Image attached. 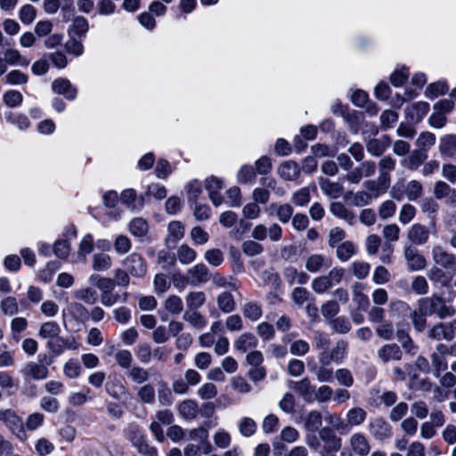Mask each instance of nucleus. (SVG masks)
<instances>
[{
    "mask_svg": "<svg viewBox=\"0 0 456 456\" xmlns=\"http://www.w3.org/2000/svg\"><path fill=\"white\" fill-rule=\"evenodd\" d=\"M419 306L428 313L429 315L437 314L440 319L452 317L455 314V308L452 305H447L443 297L433 295L429 297L420 298L418 301Z\"/></svg>",
    "mask_w": 456,
    "mask_h": 456,
    "instance_id": "nucleus-1",
    "label": "nucleus"
},
{
    "mask_svg": "<svg viewBox=\"0 0 456 456\" xmlns=\"http://www.w3.org/2000/svg\"><path fill=\"white\" fill-rule=\"evenodd\" d=\"M39 359L41 362H45L46 365L30 361L21 368L20 373L25 381L44 380L48 377L49 370L47 365H50L53 360L45 354L44 356L39 355Z\"/></svg>",
    "mask_w": 456,
    "mask_h": 456,
    "instance_id": "nucleus-2",
    "label": "nucleus"
},
{
    "mask_svg": "<svg viewBox=\"0 0 456 456\" xmlns=\"http://www.w3.org/2000/svg\"><path fill=\"white\" fill-rule=\"evenodd\" d=\"M0 421H2L20 441H26L28 439L23 420L13 410H0Z\"/></svg>",
    "mask_w": 456,
    "mask_h": 456,
    "instance_id": "nucleus-3",
    "label": "nucleus"
},
{
    "mask_svg": "<svg viewBox=\"0 0 456 456\" xmlns=\"http://www.w3.org/2000/svg\"><path fill=\"white\" fill-rule=\"evenodd\" d=\"M179 278L189 285L199 286L211 280V272L205 264L199 263L189 268L184 277L179 275Z\"/></svg>",
    "mask_w": 456,
    "mask_h": 456,
    "instance_id": "nucleus-4",
    "label": "nucleus"
},
{
    "mask_svg": "<svg viewBox=\"0 0 456 456\" xmlns=\"http://www.w3.org/2000/svg\"><path fill=\"white\" fill-rule=\"evenodd\" d=\"M428 337L434 340L452 341L456 338V319L447 322H437L428 331Z\"/></svg>",
    "mask_w": 456,
    "mask_h": 456,
    "instance_id": "nucleus-5",
    "label": "nucleus"
},
{
    "mask_svg": "<svg viewBox=\"0 0 456 456\" xmlns=\"http://www.w3.org/2000/svg\"><path fill=\"white\" fill-rule=\"evenodd\" d=\"M348 343L343 339L337 341L332 349L328 351H322L318 354L319 362L330 363L334 362L338 364L342 363L347 354Z\"/></svg>",
    "mask_w": 456,
    "mask_h": 456,
    "instance_id": "nucleus-6",
    "label": "nucleus"
},
{
    "mask_svg": "<svg viewBox=\"0 0 456 456\" xmlns=\"http://www.w3.org/2000/svg\"><path fill=\"white\" fill-rule=\"evenodd\" d=\"M126 270L134 278H142L147 273V265L138 253H132L123 260Z\"/></svg>",
    "mask_w": 456,
    "mask_h": 456,
    "instance_id": "nucleus-7",
    "label": "nucleus"
},
{
    "mask_svg": "<svg viewBox=\"0 0 456 456\" xmlns=\"http://www.w3.org/2000/svg\"><path fill=\"white\" fill-rule=\"evenodd\" d=\"M403 257L410 271H420L426 267V258L412 245L403 247Z\"/></svg>",
    "mask_w": 456,
    "mask_h": 456,
    "instance_id": "nucleus-8",
    "label": "nucleus"
},
{
    "mask_svg": "<svg viewBox=\"0 0 456 456\" xmlns=\"http://www.w3.org/2000/svg\"><path fill=\"white\" fill-rule=\"evenodd\" d=\"M78 343L73 337L63 338L60 334L54 339L48 340L46 346L55 355L61 354L65 349L77 350Z\"/></svg>",
    "mask_w": 456,
    "mask_h": 456,
    "instance_id": "nucleus-9",
    "label": "nucleus"
},
{
    "mask_svg": "<svg viewBox=\"0 0 456 456\" xmlns=\"http://www.w3.org/2000/svg\"><path fill=\"white\" fill-rule=\"evenodd\" d=\"M432 256L436 265L452 273H456V257L447 252L444 248L441 246L434 247L432 249Z\"/></svg>",
    "mask_w": 456,
    "mask_h": 456,
    "instance_id": "nucleus-10",
    "label": "nucleus"
},
{
    "mask_svg": "<svg viewBox=\"0 0 456 456\" xmlns=\"http://www.w3.org/2000/svg\"><path fill=\"white\" fill-rule=\"evenodd\" d=\"M368 430L379 441H384L391 436V427L382 418L371 419L368 424Z\"/></svg>",
    "mask_w": 456,
    "mask_h": 456,
    "instance_id": "nucleus-11",
    "label": "nucleus"
},
{
    "mask_svg": "<svg viewBox=\"0 0 456 456\" xmlns=\"http://www.w3.org/2000/svg\"><path fill=\"white\" fill-rule=\"evenodd\" d=\"M349 445L353 453L357 456H367L371 450L368 438L362 433H354L349 438Z\"/></svg>",
    "mask_w": 456,
    "mask_h": 456,
    "instance_id": "nucleus-12",
    "label": "nucleus"
},
{
    "mask_svg": "<svg viewBox=\"0 0 456 456\" xmlns=\"http://www.w3.org/2000/svg\"><path fill=\"white\" fill-rule=\"evenodd\" d=\"M407 239L410 245H424L429 239V230L421 224H414L407 232Z\"/></svg>",
    "mask_w": 456,
    "mask_h": 456,
    "instance_id": "nucleus-13",
    "label": "nucleus"
},
{
    "mask_svg": "<svg viewBox=\"0 0 456 456\" xmlns=\"http://www.w3.org/2000/svg\"><path fill=\"white\" fill-rule=\"evenodd\" d=\"M379 182L384 184H390V173L395 169L396 160L390 155L382 157L378 164Z\"/></svg>",
    "mask_w": 456,
    "mask_h": 456,
    "instance_id": "nucleus-14",
    "label": "nucleus"
},
{
    "mask_svg": "<svg viewBox=\"0 0 456 456\" xmlns=\"http://www.w3.org/2000/svg\"><path fill=\"white\" fill-rule=\"evenodd\" d=\"M377 356L383 363L400 361L403 357V352L400 346L395 343L386 344L377 352Z\"/></svg>",
    "mask_w": 456,
    "mask_h": 456,
    "instance_id": "nucleus-15",
    "label": "nucleus"
},
{
    "mask_svg": "<svg viewBox=\"0 0 456 456\" xmlns=\"http://www.w3.org/2000/svg\"><path fill=\"white\" fill-rule=\"evenodd\" d=\"M391 145V139L388 135H382L380 138H372L365 142L366 150L373 157H380Z\"/></svg>",
    "mask_w": 456,
    "mask_h": 456,
    "instance_id": "nucleus-16",
    "label": "nucleus"
},
{
    "mask_svg": "<svg viewBox=\"0 0 456 456\" xmlns=\"http://www.w3.org/2000/svg\"><path fill=\"white\" fill-rule=\"evenodd\" d=\"M51 87L53 93L62 94L67 100L71 101L77 97V88L67 78L60 77L53 80Z\"/></svg>",
    "mask_w": 456,
    "mask_h": 456,
    "instance_id": "nucleus-17",
    "label": "nucleus"
},
{
    "mask_svg": "<svg viewBox=\"0 0 456 456\" xmlns=\"http://www.w3.org/2000/svg\"><path fill=\"white\" fill-rule=\"evenodd\" d=\"M429 104L426 102H415L405 109V117L411 123H419L428 114Z\"/></svg>",
    "mask_w": 456,
    "mask_h": 456,
    "instance_id": "nucleus-18",
    "label": "nucleus"
},
{
    "mask_svg": "<svg viewBox=\"0 0 456 456\" xmlns=\"http://www.w3.org/2000/svg\"><path fill=\"white\" fill-rule=\"evenodd\" d=\"M330 213L339 218L344 220L349 225H354L356 223V216L349 210L342 202L334 201L330 205Z\"/></svg>",
    "mask_w": 456,
    "mask_h": 456,
    "instance_id": "nucleus-19",
    "label": "nucleus"
},
{
    "mask_svg": "<svg viewBox=\"0 0 456 456\" xmlns=\"http://www.w3.org/2000/svg\"><path fill=\"white\" fill-rule=\"evenodd\" d=\"M257 345L258 339L254 334L250 332H245L241 334L234 340L233 343L234 348L243 354L248 350L256 348Z\"/></svg>",
    "mask_w": 456,
    "mask_h": 456,
    "instance_id": "nucleus-20",
    "label": "nucleus"
},
{
    "mask_svg": "<svg viewBox=\"0 0 456 456\" xmlns=\"http://www.w3.org/2000/svg\"><path fill=\"white\" fill-rule=\"evenodd\" d=\"M319 184L322 192L331 199H338L344 192V186L339 182H331L321 177Z\"/></svg>",
    "mask_w": 456,
    "mask_h": 456,
    "instance_id": "nucleus-21",
    "label": "nucleus"
},
{
    "mask_svg": "<svg viewBox=\"0 0 456 456\" xmlns=\"http://www.w3.org/2000/svg\"><path fill=\"white\" fill-rule=\"evenodd\" d=\"M120 200L132 210H140L144 205L143 196L137 197L134 189H126L121 192Z\"/></svg>",
    "mask_w": 456,
    "mask_h": 456,
    "instance_id": "nucleus-22",
    "label": "nucleus"
},
{
    "mask_svg": "<svg viewBox=\"0 0 456 456\" xmlns=\"http://www.w3.org/2000/svg\"><path fill=\"white\" fill-rule=\"evenodd\" d=\"M303 426L306 432H317L322 426V415L321 411L313 410L302 418Z\"/></svg>",
    "mask_w": 456,
    "mask_h": 456,
    "instance_id": "nucleus-23",
    "label": "nucleus"
},
{
    "mask_svg": "<svg viewBox=\"0 0 456 456\" xmlns=\"http://www.w3.org/2000/svg\"><path fill=\"white\" fill-rule=\"evenodd\" d=\"M292 389L298 393L305 402H314V387L311 385L309 379L304 378L292 382Z\"/></svg>",
    "mask_w": 456,
    "mask_h": 456,
    "instance_id": "nucleus-24",
    "label": "nucleus"
},
{
    "mask_svg": "<svg viewBox=\"0 0 456 456\" xmlns=\"http://www.w3.org/2000/svg\"><path fill=\"white\" fill-rule=\"evenodd\" d=\"M278 173L282 179L294 181L300 175V167L296 162L289 160L281 164Z\"/></svg>",
    "mask_w": 456,
    "mask_h": 456,
    "instance_id": "nucleus-25",
    "label": "nucleus"
},
{
    "mask_svg": "<svg viewBox=\"0 0 456 456\" xmlns=\"http://www.w3.org/2000/svg\"><path fill=\"white\" fill-rule=\"evenodd\" d=\"M439 152L448 158L456 156V134H446L440 138Z\"/></svg>",
    "mask_w": 456,
    "mask_h": 456,
    "instance_id": "nucleus-26",
    "label": "nucleus"
},
{
    "mask_svg": "<svg viewBox=\"0 0 456 456\" xmlns=\"http://www.w3.org/2000/svg\"><path fill=\"white\" fill-rule=\"evenodd\" d=\"M200 409L198 403L191 399L183 400L178 405V412L180 416L186 420L195 419Z\"/></svg>",
    "mask_w": 456,
    "mask_h": 456,
    "instance_id": "nucleus-27",
    "label": "nucleus"
},
{
    "mask_svg": "<svg viewBox=\"0 0 456 456\" xmlns=\"http://www.w3.org/2000/svg\"><path fill=\"white\" fill-rule=\"evenodd\" d=\"M427 159V151L423 149H417L411 151L408 158L403 160V164L410 170H416Z\"/></svg>",
    "mask_w": 456,
    "mask_h": 456,
    "instance_id": "nucleus-28",
    "label": "nucleus"
},
{
    "mask_svg": "<svg viewBox=\"0 0 456 456\" xmlns=\"http://www.w3.org/2000/svg\"><path fill=\"white\" fill-rule=\"evenodd\" d=\"M320 365H314L310 367V370L316 376L319 382H332L334 379V371L332 368H330V363L319 362Z\"/></svg>",
    "mask_w": 456,
    "mask_h": 456,
    "instance_id": "nucleus-29",
    "label": "nucleus"
},
{
    "mask_svg": "<svg viewBox=\"0 0 456 456\" xmlns=\"http://www.w3.org/2000/svg\"><path fill=\"white\" fill-rule=\"evenodd\" d=\"M346 422L348 424V431L354 426L362 424L367 417V412L361 407H354L347 411Z\"/></svg>",
    "mask_w": 456,
    "mask_h": 456,
    "instance_id": "nucleus-30",
    "label": "nucleus"
},
{
    "mask_svg": "<svg viewBox=\"0 0 456 456\" xmlns=\"http://www.w3.org/2000/svg\"><path fill=\"white\" fill-rule=\"evenodd\" d=\"M4 61L9 65H20L27 67L29 61L21 55L19 50L14 48H7L4 52Z\"/></svg>",
    "mask_w": 456,
    "mask_h": 456,
    "instance_id": "nucleus-31",
    "label": "nucleus"
},
{
    "mask_svg": "<svg viewBox=\"0 0 456 456\" xmlns=\"http://www.w3.org/2000/svg\"><path fill=\"white\" fill-rule=\"evenodd\" d=\"M61 333V327L55 322H44L38 330V335L43 339H54Z\"/></svg>",
    "mask_w": 456,
    "mask_h": 456,
    "instance_id": "nucleus-32",
    "label": "nucleus"
},
{
    "mask_svg": "<svg viewBox=\"0 0 456 456\" xmlns=\"http://www.w3.org/2000/svg\"><path fill=\"white\" fill-rule=\"evenodd\" d=\"M241 312L243 316L251 322L258 321L263 315L261 305L256 302H247L242 305Z\"/></svg>",
    "mask_w": 456,
    "mask_h": 456,
    "instance_id": "nucleus-33",
    "label": "nucleus"
},
{
    "mask_svg": "<svg viewBox=\"0 0 456 456\" xmlns=\"http://www.w3.org/2000/svg\"><path fill=\"white\" fill-rule=\"evenodd\" d=\"M112 265L111 257L105 253H96L92 256V267L97 272H105Z\"/></svg>",
    "mask_w": 456,
    "mask_h": 456,
    "instance_id": "nucleus-34",
    "label": "nucleus"
},
{
    "mask_svg": "<svg viewBox=\"0 0 456 456\" xmlns=\"http://www.w3.org/2000/svg\"><path fill=\"white\" fill-rule=\"evenodd\" d=\"M206 302V294L203 291H191L185 297L187 310L197 311Z\"/></svg>",
    "mask_w": 456,
    "mask_h": 456,
    "instance_id": "nucleus-35",
    "label": "nucleus"
},
{
    "mask_svg": "<svg viewBox=\"0 0 456 456\" xmlns=\"http://www.w3.org/2000/svg\"><path fill=\"white\" fill-rule=\"evenodd\" d=\"M74 297L87 305H94L98 298V293L90 287L81 288L74 292Z\"/></svg>",
    "mask_w": 456,
    "mask_h": 456,
    "instance_id": "nucleus-36",
    "label": "nucleus"
},
{
    "mask_svg": "<svg viewBox=\"0 0 456 456\" xmlns=\"http://www.w3.org/2000/svg\"><path fill=\"white\" fill-rule=\"evenodd\" d=\"M183 318L197 330H202L207 325L204 316L195 310H186Z\"/></svg>",
    "mask_w": 456,
    "mask_h": 456,
    "instance_id": "nucleus-37",
    "label": "nucleus"
},
{
    "mask_svg": "<svg viewBox=\"0 0 456 456\" xmlns=\"http://www.w3.org/2000/svg\"><path fill=\"white\" fill-rule=\"evenodd\" d=\"M218 308L225 313H232L235 309V301L233 296L227 291L222 292L216 298Z\"/></svg>",
    "mask_w": 456,
    "mask_h": 456,
    "instance_id": "nucleus-38",
    "label": "nucleus"
},
{
    "mask_svg": "<svg viewBox=\"0 0 456 456\" xmlns=\"http://www.w3.org/2000/svg\"><path fill=\"white\" fill-rule=\"evenodd\" d=\"M128 229L132 235L143 237L147 234L149 226L146 220L141 217H135L129 223Z\"/></svg>",
    "mask_w": 456,
    "mask_h": 456,
    "instance_id": "nucleus-39",
    "label": "nucleus"
},
{
    "mask_svg": "<svg viewBox=\"0 0 456 456\" xmlns=\"http://www.w3.org/2000/svg\"><path fill=\"white\" fill-rule=\"evenodd\" d=\"M427 315L429 314L424 312L419 305L417 310H413L410 314V318L411 320L413 327L418 332H422L426 329Z\"/></svg>",
    "mask_w": 456,
    "mask_h": 456,
    "instance_id": "nucleus-40",
    "label": "nucleus"
},
{
    "mask_svg": "<svg viewBox=\"0 0 456 456\" xmlns=\"http://www.w3.org/2000/svg\"><path fill=\"white\" fill-rule=\"evenodd\" d=\"M177 259L183 265L191 264L197 256L196 251L187 244L181 245L177 249Z\"/></svg>",
    "mask_w": 456,
    "mask_h": 456,
    "instance_id": "nucleus-41",
    "label": "nucleus"
},
{
    "mask_svg": "<svg viewBox=\"0 0 456 456\" xmlns=\"http://www.w3.org/2000/svg\"><path fill=\"white\" fill-rule=\"evenodd\" d=\"M405 195L410 201H414L423 194V185L417 180H411L405 186Z\"/></svg>",
    "mask_w": 456,
    "mask_h": 456,
    "instance_id": "nucleus-42",
    "label": "nucleus"
},
{
    "mask_svg": "<svg viewBox=\"0 0 456 456\" xmlns=\"http://www.w3.org/2000/svg\"><path fill=\"white\" fill-rule=\"evenodd\" d=\"M329 325L331 330L339 334H346L351 330V323L349 320L344 316L336 317L329 321Z\"/></svg>",
    "mask_w": 456,
    "mask_h": 456,
    "instance_id": "nucleus-43",
    "label": "nucleus"
},
{
    "mask_svg": "<svg viewBox=\"0 0 456 456\" xmlns=\"http://www.w3.org/2000/svg\"><path fill=\"white\" fill-rule=\"evenodd\" d=\"M325 420L340 434H346L348 432V424H346V420H344L340 415L337 413H330L325 417Z\"/></svg>",
    "mask_w": 456,
    "mask_h": 456,
    "instance_id": "nucleus-44",
    "label": "nucleus"
},
{
    "mask_svg": "<svg viewBox=\"0 0 456 456\" xmlns=\"http://www.w3.org/2000/svg\"><path fill=\"white\" fill-rule=\"evenodd\" d=\"M431 362L433 368V375L436 378L440 377L442 371H445L448 368V363L444 356L440 354L438 352H435L431 354Z\"/></svg>",
    "mask_w": 456,
    "mask_h": 456,
    "instance_id": "nucleus-45",
    "label": "nucleus"
},
{
    "mask_svg": "<svg viewBox=\"0 0 456 456\" xmlns=\"http://www.w3.org/2000/svg\"><path fill=\"white\" fill-rule=\"evenodd\" d=\"M401 229L396 224H386L382 230V236L386 244L396 242L399 240Z\"/></svg>",
    "mask_w": 456,
    "mask_h": 456,
    "instance_id": "nucleus-46",
    "label": "nucleus"
},
{
    "mask_svg": "<svg viewBox=\"0 0 456 456\" xmlns=\"http://www.w3.org/2000/svg\"><path fill=\"white\" fill-rule=\"evenodd\" d=\"M355 253V246L351 241H345L337 246V256L342 261H347Z\"/></svg>",
    "mask_w": 456,
    "mask_h": 456,
    "instance_id": "nucleus-47",
    "label": "nucleus"
},
{
    "mask_svg": "<svg viewBox=\"0 0 456 456\" xmlns=\"http://www.w3.org/2000/svg\"><path fill=\"white\" fill-rule=\"evenodd\" d=\"M4 80L5 84L20 86L26 84L28 80V77L19 69H13L6 74Z\"/></svg>",
    "mask_w": 456,
    "mask_h": 456,
    "instance_id": "nucleus-48",
    "label": "nucleus"
},
{
    "mask_svg": "<svg viewBox=\"0 0 456 456\" xmlns=\"http://www.w3.org/2000/svg\"><path fill=\"white\" fill-rule=\"evenodd\" d=\"M19 18L24 25L31 24L37 18L36 8L28 4L22 5L19 11Z\"/></svg>",
    "mask_w": 456,
    "mask_h": 456,
    "instance_id": "nucleus-49",
    "label": "nucleus"
},
{
    "mask_svg": "<svg viewBox=\"0 0 456 456\" xmlns=\"http://www.w3.org/2000/svg\"><path fill=\"white\" fill-rule=\"evenodd\" d=\"M137 396L142 403L152 404L155 402V389L151 384L142 386L137 392Z\"/></svg>",
    "mask_w": 456,
    "mask_h": 456,
    "instance_id": "nucleus-50",
    "label": "nucleus"
},
{
    "mask_svg": "<svg viewBox=\"0 0 456 456\" xmlns=\"http://www.w3.org/2000/svg\"><path fill=\"white\" fill-rule=\"evenodd\" d=\"M204 259L212 266H220L224 260V253L219 248H210L204 253Z\"/></svg>",
    "mask_w": 456,
    "mask_h": 456,
    "instance_id": "nucleus-51",
    "label": "nucleus"
},
{
    "mask_svg": "<svg viewBox=\"0 0 456 456\" xmlns=\"http://www.w3.org/2000/svg\"><path fill=\"white\" fill-rule=\"evenodd\" d=\"M447 91L448 87L444 82H436L427 86L425 95L429 99H435L439 95L445 94Z\"/></svg>",
    "mask_w": 456,
    "mask_h": 456,
    "instance_id": "nucleus-52",
    "label": "nucleus"
},
{
    "mask_svg": "<svg viewBox=\"0 0 456 456\" xmlns=\"http://www.w3.org/2000/svg\"><path fill=\"white\" fill-rule=\"evenodd\" d=\"M127 375L134 383L137 384H142L150 378L149 371L140 366H134L130 368Z\"/></svg>",
    "mask_w": 456,
    "mask_h": 456,
    "instance_id": "nucleus-53",
    "label": "nucleus"
},
{
    "mask_svg": "<svg viewBox=\"0 0 456 456\" xmlns=\"http://www.w3.org/2000/svg\"><path fill=\"white\" fill-rule=\"evenodd\" d=\"M165 308L172 314H179L183 309V301L176 295L169 296L165 301Z\"/></svg>",
    "mask_w": 456,
    "mask_h": 456,
    "instance_id": "nucleus-54",
    "label": "nucleus"
},
{
    "mask_svg": "<svg viewBox=\"0 0 456 456\" xmlns=\"http://www.w3.org/2000/svg\"><path fill=\"white\" fill-rule=\"evenodd\" d=\"M310 190L307 187H304L295 191L291 196V201L296 206L305 207L310 202Z\"/></svg>",
    "mask_w": 456,
    "mask_h": 456,
    "instance_id": "nucleus-55",
    "label": "nucleus"
},
{
    "mask_svg": "<svg viewBox=\"0 0 456 456\" xmlns=\"http://www.w3.org/2000/svg\"><path fill=\"white\" fill-rule=\"evenodd\" d=\"M54 255L60 259H66L70 253V244L67 240H57L53 247Z\"/></svg>",
    "mask_w": 456,
    "mask_h": 456,
    "instance_id": "nucleus-56",
    "label": "nucleus"
},
{
    "mask_svg": "<svg viewBox=\"0 0 456 456\" xmlns=\"http://www.w3.org/2000/svg\"><path fill=\"white\" fill-rule=\"evenodd\" d=\"M324 256L320 254H314L307 258L305 268L310 273H317L324 266Z\"/></svg>",
    "mask_w": 456,
    "mask_h": 456,
    "instance_id": "nucleus-57",
    "label": "nucleus"
},
{
    "mask_svg": "<svg viewBox=\"0 0 456 456\" xmlns=\"http://www.w3.org/2000/svg\"><path fill=\"white\" fill-rule=\"evenodd\" d=\"M1 310L4 315H14L19 312V305L14 297H7L1 301Z\"/></svg>",
    "mask_w": 456,
    "mask_h": 456,
    "instance_id": "nucleus-58",
    "label": "nucleus"
},
{
    "mask_svg": "<svg viewBox=\"0 0 456 456\" xmlns=\"http://www.w3.org/2000/svg\"><path fill=\"white\" fill-rule=\"evenodd\" d=\"M241 249L246 256H255L264 251V247L256 240H248L242 243Z\"/></svg>",
    "mask_w": 456,
    "mask_h": 456,
    "instance_id": "nucleus-59",
    "label": "nucleus"
},
{
    "mask_svg": "<svg viewBox=\"0 0 456 456\" xmlns=\"http://www.w3.org/2000/svg\"><path fill=\"white\" fill-rule=\"evenodd\" d=\"M126 436L132 443L133 446L145 438L141 428L134 423H131L127 426L126 429Z\"/></svg>",
    "mask_w": 456,
    "mask_h": 456,
    "instance_id": "nucleus-60",
    "label": "nucleus"
},
{
    "mask_svg": "<svg viewBox=\"0 0 456 456\" xmlns=\"http://www.w3.org/2000/svg\"><path fill=\"white\" fill-rule=\"evenodd\" d=\"M187 199L190 204L197 202L198 198L202 193V185L200 181L193 180L187 185Z\"/></svg>",
    "mask_w": 456,
    "mask_h": 456,
    "instance_id": "nucleus-61",
    "label": "nucleus"
},
{
    "mask_svg": "<svg viewBox=\"0 0 456 456\" xmlns=\"http://www.w3.org/2000/svg\"><path fill=\"white\" fill-rule=\"evenodd\" d=\"M3 101L8 107L14 108L21 104L23 96L19 91L9 90L4 94Z\"/></svg>",
    "mask_w": 456,
    "mask_h": 456,
    "instance_id": "nucleus-62",
    "label": "nucleus"
},
{
    "mask_svg": "<svg viewBox=\"0 0 456 456\" xmlns=\"http://www.w3.org/2000/svg\"><path fill=\"white\" fill-rule=\"evenodd\" d=\"M54 450V444L45 437L39 438L35 444V451L38 456H47Z\"/></svg>",
    "mask_w": 456,
    "mask_h": 456,
    "instance_id": "nucleus-63",
    "label": "nucleus"
},
{
    "mask_svg": "<svg viewBox=\"0 0 456 456\" xmlns=\"http://www.w3.org/2000/svg\"><path fill=\"white\" fill-rule=\"evenodd\" d=\"M68 309L77 320L86 321L89 318V311L80 303L72 302L69 305Z\"/></svg>",
    "mask_w": 456,
    "mask_h": 456,
    "instance_id": "nucleus-64",
    "label": "nucleus"
}]
</instances>
